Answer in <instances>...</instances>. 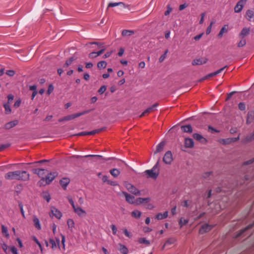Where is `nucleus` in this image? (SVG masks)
Masks as SVG:
<instances>
[{
  "label": "nucleus",
  "instance_id": "e2e57ef3",
  "mask_svg": "<svg viewBox=\"0 0 254 254\" xmlns=\"http://www.w3.org/2000/svg\"><path fill=\"white\" fill-rule=\"evenodd\" d=\"M208 130L210 131L211 132H219L218 130H216L214 128L212 127L209 126L208 127Z\"/></svg>",
  "mask_w": 254,
  "mask_h": 254
},
{
  "label": "nucleus",
  "instance_id": "5fc2aeb1",
  "mask_svg": "<svg viewBox=\"0 0 254 254\" xmlns=\"http://www.w3.org/2000/svg\"><path fill=\"white\" fill-rule=\"evenodd\" d=\"M111 227V229H112V232H113V234L114 235H117V228L116 227V226L115 225H112Z\"/></svg>",
  "mask_w": 254,
  "mask_h": 254
},
{
  "label": "nucleus",
  "instance_id": "1a4fd4ad",
  "mask_svg": "<svg viewBox=\"0 0 254 254\" xmlns=\"http://www.w3.org/2000/svg\"><path fill=\"white\" fill-rule=\"evenodd\" d=\"M227 67H228L227 66H225L224 67L221 68L219 70H217V71H215L214 72H212V73H211L208 74L207 75H206L205 77H204L201 79V80H205V79H207L208 78H210L211 77H212V76H216V75H218V74H219L220 73L222 72L225 68H227Z\"/></svg>",
  "mask_w": 254,
  "mask_h": 254
},
{
  "label": "nucleus",
  "instance_id": "4be33fe9",
  "mask_svg": "<svg viewBox=\"0 0 254 254\" xmlns=\"http://www.w3.org/2000/svg\"><path fill=\"white\" fill-rule=\"evenodd\" d=\"M165 145V141H162L160 143H159L156 148V150L155 151L154 153L156 154L157 153H159L163 150L164 149V147Z\"/></svg>",
  "mask_w": 254,
  "mask_h": 254
},
{
  "label": "nucleus",
  "instance_id": "6e6d98bb",
  "mask_svg": "<svg viewBox=\"0 0 254 254\" xmlns=\"http://www.w3.org/2000/svg\"><path fill=\"white\" fill-rule=\"evenodd\" d=\"M106 90V87L105 85H103L100 87L99 89L98 92L100 94H103Z\"/></svg>",
  "mask_w": 254,
  "mask_h": 254
},
{
  "label": "nucleus",
  "instance_id": "6e6552de",
  "mask_svg": "<svg viewBox=\"0 0 254 254\" xmlns=\"http://www.w3.org/2000/svg\"><path fill=\"white\" fill-rule=\"evenodd\" d=\"M74 212L80 217H84L86 215V212L80 207L76 206L73 208Z\"/></svg>",
  "mask_w": 254,
  "mask_h": 254
},
{
  "label": "nucleus",
  "instance_id": "f3484780",
  "mask_svg": "<svg viewBox=\"0 0 254 254\" xmlns=\"http://www.w3.org/2000/svg\"><path fill=\"white\" fill-rule=\"evenodd\" d=\"M212 227L208 224H204L202 226L199 230V232L201 234H203L210 231L212 229Z\"/></svg>",
  "mask_w": 254,
  "mask_h": 254
},
{
  "label": "nucleus",
  "instance_id": "5701e85b",
  "mask_svg": "<svg viewBox=\"0 0 254 254\" xmlns=\"http://www.w3.org/2000/svg\"><path fill=\"white\" fill-rule=\"evenodd\" d=\"M119 250L123 254H127L128 253L127 248L124 245L119 244Z\"/></svg>",
  "mask_w": 254,
  "mask_h": 254
},
{
  "label": "nucleus",
  "instance_id": "13d9d810",
  "mask_svg": "<svg viewBox=\"0 0 254 254\" xmlns=\"http://www.w3.org/2000/svg\"><path fill=\"white\" fill-rule=\"evenodd\" d=\"M19 207L20 209V211H21V213L22 214L23 217L25 218V212L23 210V205L22 204H19Z\"/></svg>",
  "mask_w": 254,
  "mask_h": 254
},
{
  "label": "nucleus",
  "instance_id": "f704fd0d",
  "mask_svg": "<svg viewBox=\"0 0 254 254\" xmlns=\"http://www.w3.org/2000/svg\"><path fill=\"white\" fill-rule=\"evenodd\" d=\"M134 32L131 30H124L122 31V35L124 36H129L133 34Z\"/></svg>",
  "mask_w": 254,
  "mask_h": 254
},
{
  "label": "nucleus",
  "instance_id": "aec40b11",
  "mask_svg": "<svg viewBox=\"0 0 254 254\" xmlns=\"http://www.w3.org/2000/svg\"><path fill=\"white\" fill-rule=\"evenodd\" d=\"M244 4L242 3V2H241L239 1L236 5L235 6L234 10L235 12L239 13L242 10L243 7H244Z\"/></svg>",
  "mask_w": 254,
  "mask_h": 254
},
{
  "label": "nucleus",
  "instance_id": "c85d7f7f",
  "mask_svg": "<svg viewBox=\"0 0 254 254\" xmlns=\"http://www.w3.org/2000/svg\"><path fill=\"white\" fill-rule=\"evenodd\" d=\"M36 173L38 174V175L40 177H41V178H42V179H43V178H44L43 175L44 174H45L46 173H48V171L44 169H38L37 170H36Z\"/></svg>",
  "mask_w": 254,
  "mask_h": 254
},
{
  "label": "nucleus",
  "instance_id": "39448f33",
  "mask_svg": "<svg viewBox=\"0 0 254 254\" xmlns=\"http://www.w3.org/2000/svg\"><path fill=\"white\" fill-rule=\"evenodd\" d=\"M125 186L128 191L132 194H134L135 195H141L140 191L132 184L130 183H126Z\"/></svg>",
  "mask_w": 254,
  "mask_h": 254
},
{
  "label": "nucleus",
  "instance_id": "6ab92c4d",
  "mask_svg": "<svg viewBox=\"0 0 254 254\" xmlns=\"http://www.w3.org/2000/svg\"><path fill=\"white\" fill-rule=\"evenodd\" d=\"M18 123V122L17 120L10 122L5 125L4 127L5 129H10L12 127L16 126L17 125Z\"/></svg>",
  "mask_w": 254,
  "mask_h": 254
},
{
  "label": "nucleus",
  "instance_id": "4d7b16f0",
  "mask_svg": "<svg viewBox=\"0 0 254 254\" xmlns=\"http://www.w3.org/2000/svg\"><path fill=\"white\" fill-rule=\"evenodd\" d=\"M239 108L242 111H244L246 109L245 104L244 103H240L239 104Z\"/></svg>",
  "mask_w": 254,
  "mask_h": 254
},
{
  "label": "nucleus",
  "instance_id": "774afa93",
  "mask_svg": "<svg viewBox=\"0 0 254 254\" xmlns=\"http://www.w3.org/2000/svg\"><path fill=\"white\" fill-rule=\"evenodd\" d=\"M44 198L47 202H49L51 200L50 195L48 194L44 195Z\"/></svg>",
  "mask_w": 254,
  "mask_h": 254
},
{
  "label": "nucleus",
  "instance_id": "052dcab7",
  "mask_svg": "<svg viewBox=\"0 0 254 254\" xmlns=\"http://www.w3.org/2000/svg\"><path fill=\"white\" fill-rule=\"evenodd\" d=\"M119 2H111L109 3L108 7H115L119 5Z\"/></svg>",
  "mask_w": 254,
  "mask_h": 254
},
{
  "label": "nucleus",
  "instance_id": "2f4dec72",
  "mask_svg": "<svg viewBox=\"0 0 254 254\" xmlns=\"http://www.w3.org/2000/svg\"><path fill=\"white\" fill-rule=\"evenodd\" d=\"M141 215V212L137 210H134L131 212V216L136 218H140Z\"/></svg>",
  "mask_w": 254,
  "mask_h": 254
},
{
  "label": "nucleus",
  "instance_id": "9b49d317",
  "mask_svg": "<svg viewBox=\"0 0 254 254\" xmlns=\"http://www.w3.org/2000/svg\"><path fill=\"white\" fill-rule=\"evenodd\" d=\"M246 18L250 21H254V9H249L246 13Z\"/></svg>",
  "mask_w": 254,
  "mask_h": 254
},
{
  "label": "nucleus",
  "instance_id": "7c9ffc66",
  "mask_svg": "<svg viewBox=\"0 0 254 254\" xmlns=\"http://www.w3.org/2000/svg\"><path fill=\"white\" fill-rule=\"evenodd\" d=\"M176 239L175 238H171L167 240V241L164 244L163 249H164L165 246L173 244L176 242Z\"/></svg>",
  "mask_w": 254,
  "mask_h": 254
},
{
  "label": "nucleus",
  "instance_id": "49530a36",
  "mask_svg": "<svg viewBox=\"0 0 254 254\" xmlns=\"http://www.w3.org/2000/svg\"><path fill=\"white\" fill-rule=\"evenodd\" d=\"M214 22H211L210 23V25L207 28V29H206V34L207 35H208L210 33L211 31V28H212V25L213 24Z\"/></svg>",
  "mask_w": 254,
  "mask_h": 254
},
{
  "label": "nucleus",
  "instance_id": "f8f14e48",
  "mask_svg": "<svg viewBox=\"0 0 254 254\" xmlns=\"http://www.w3.org/2000/svg\"><path fill=\"white\" fill-rule=\"evenodd\" d=\"M158 104L157 103H155L151 107L147 108L145 110L140 116V117L144 116L145 114L149 113L151 112L155 111L156 110V108L158 107Z\"/></svg>",
  "mask_w": 254,
  "mask_h": 254
},
{
  "label": "nucleus",
  "instance_id": "a878e982",
  "mask_svg": "<svg viewBox=\"0 0 254 254\" xmlns=\"http://www.w3.org/2000/svg\"><path fill=\"white\" fill-rule=\"evenodd\" d=\"M228 25H225L220 30L218 36L219 37H222L224 33H227L228 32Z\"/></svg>",
  "mask_w": 254,
  "mask_h": 254
},
{
  "label": "nucleus",
  "instance_id": "20e7f679",
  "mask_svg": "<svg viewBox=\"0 0 254 254\" xmlns=\"http://www.w3.org/2000/svg\"><path fill=\"white\" fill-rule=\"evenodd\" d=\"M50 217L53 218L55 217L57 219L60 220L63 217V214L61 211L55 206H51L50 207V211L49 212Z\"/></svg>",
  "mask_w": 254,
  "mask_h": 254
},
{
  "label": "nucleus",
  "instance_id": "f257e3e1",
  "mask_svg": "<svg viewBox=\"0 0 254 254\" xmlns=\"http://www.w3.org/2000/svg\"><path fill=\"white\" fill-rule=\"evenodd\" d=\"M30 175L25 171H15L9 172L5 175V178L7 180H18L26 181L29 179Z\"/></svg>",
  "mask_w": 254,
  "mask_h": 254
},
{
  "label": "nucleus",
  "instance_id": "bb28decb",
  "mask_svg": "<svg viewBox=\"0 0 254 254\" xmlns=\"http://www.w3.org/2000/svg\"><path fill=\"white\" fill-rule=\"evenodd\" d=\"M168 212L167 211H165L163 213H159L157 214L156 216V218L158 220H162L165 219L168 217Z\"/></svg>",
  "mask_w": 254,
  "mask_h": 254
},
{
  "label": "nucleus",
  "instance_id": "72a5a7b5",
  "mask_svg": "<svg viewBox=\"0 0 254 254\" xmlns=\"http://www.w3.org/2000/svg\"><path fill=\"white\" fill-rule=\"evenodd\" d=\"M107 66V63L104 61H101L97 64L98 68H105Z\"/></svg>",
  "mask_w": 254,
  "mask_h": 254
},
{
  "label": "nucleus",
  "instance_id": "79ce46f5",
  "mask_svg": "<svg viewBox=\"0 0 254 254\" xmlns=\"http://www.w3.org/2000/svg\"><path fill=\"white\" fill-rule=\"evenodd\" d=\"M98 56H99L97 55V52H92V53H90L88 56V57L90 59H94V58L97 57Z\"/></svg>",
  "mask_w": 254,
  "mask_h": 254
},
{
  "label": "nucleus",
  "instance_id": "a18cd8bd",
  "mask_svg": "<svg viewBox=\"0 0 254 254\" xmlns=\"http://www.w3.org/2000/svg\"><path fill=\"white\" fill-rule=\"evenodd\" d=\"M50 243L52 245V249H56L58 245L56 244V241L54 240L51 239L50 240Z\"/></svg>",
  "mask_w": 254,
  "mask_h": 254
},
{
  "label": "nucleus",
  "instance_id": "f03ea898",
  "mask_svg": "<svg viewBox=\"0 0 254 254\" xmlns=\"http://www.w3.org/2000/svg\"><path fill=\"white\" fill-rule=\"evenodd\" d=\"M159 161L150 170H147L144 172V175H146L147 178L155 179L159 175Z\"/></svg>",
  "mask_w": 254,
  "mask_h": 254
},
{
  "label": "nucleus",
  "instance_id": "09e8293b",
  "mask_svg": "<svg viewBox=\"0 0 254 254\" xmlns=\"http://www.w3.org/2000/svg\"><path fill=\"white\" fill-rule=\"evenodd\" d=\"M119 3L120 4H119V6H120L121 8V9H123V8H129V5H127L124 2H119Z\"/></svg>",
  "mask_w": 254,
  "mask_h": 254
},
{
  "label": "nucleus",
  "instance_id": "de8ad7c7",
  "mask_svg": "<svg viewBox=\"0 0 254 254\" xmlns=\"http://www.w3.org/2000/svg\"><path fill=\"white\" fill-rule=\"evenodd\" d=\"M102 129H95L91 131H87L88 135H93L95 133L99 132Z\"/></svg>",
  "mask_w": 254,
  "mask_h": 254
},
{
  "label": "nucleus",
  "instance_id": "58836bf2",
  "mask_svg": "<svg viewBox=\"0 0 254 254\" xmlns=\"http://www.w3.org/2000/svg\"><path fill=\"white\" fill-rule=\"evenodd\" d=\"M1 247L5 254H8V246L4 243H1Z\"/></svg>",
  "mask_w": 254,
  "mask_h": 254
},
{
  "label": "nucleus",
  "instance_id": "864d4df0",
  "mask_svg": "<svg viewBox=\"0 0 254 254\" xmlns=\"http://www.w3.org/2000/svg\"><path fill=\"white\" fill-rule=\"evenodd\" d=\"M15 73V71L13 70H8L6 72V74L9 76H14Z\"/></svg>",
  "mask_w": 254,
  "mask_h": 254
},
{
  "label": "nucleus",
  "instance_id": "8fccbe9b",
  "mask_svg": "<svg viewBox=\"0 0 254 254\" xmlns=\"http://www.w3.org/2000/svg\"><path fill=\"white\" fill-rule=\"evenodd\" d=\"M67 199L68 200L69 202L71 205L72 208H74L76 206V205H75L74 202L72 198L71 197V196H68Z\"/></svg>",
  "mask_w": 254,
  "mask_h": 254
},
{
  "label": "nucleus",
  "instance_id": "c03bdc74",
  "mask_svg": "<svg viewBox=\"0 0 254 254\" xmlns=\"http://www.w3.org/2000/svg\"><path fill=\"white\" fill-rule=\"evenodd\" d=\"M246 44V41L245 39L241 40L238 44L239 47H243Z\"/></svg>",
  "mask_w": 254,
  "mask_h": 254
},
{
  "label": "nucleus",
  "instance_id": "4c0bfd02",
  "mask_svg": "<svg viewBox=\"0 0 254 254\" xmlns=\"http://www.w3.org/2000/svg\"><path fill=\"white\" fill-rule=\"evenodd\" d=\"M4 107L5 109V111L6 114H9L11 113V110L10 107L9 105H8V104H5L4 105Z\"/></svg>",
  "mask_w": 254,
  "mask_h": 254
},
{
  "label": "nucleus",
  "instance_id": "2eb2a0df",
  "mask_svg": "<svg viewBox=\"0 0 254 254\" xmlns=\"http://www.w3.org/2000/svg\"><path fill=\"white\" fill-rule=\"evenodd\" d=\"M33 221L34 223V225L35 227L37 230H41V225L40 222V220L39 218L35 215H34L33 217Z\"/></svg>",
  "mask_w": 254,
  "mask_h": 254
},
{
  "label": "nucleus",
  "instance_id": "412c9836",
  "mask_svg": "<svg viewBox=\"0 0 254 254\" xmlns=\"http://www.w3.org/2000/svg\"><path fill=\"white\" fill-rule=\"evenodd\" d=\"M185 145L186 147L191 148L194 146V142L192 139L187 138L185 139Z\"/></svg>",
  "mask_w": 254,
  "mask_h": 254
},
{
  "label": "nucleus",
  "instance_id": "c756f323",
  "mask_svg": "<svg viewBox=\"0 0 254 254\" xmlns=\"http://www.w3.org/2000/svg\"><path fill=\"white\" fill-rule=\"evenodd\" d=\"M1 232L2 234L4 235L7 238H8L9 237L8 230L7 228L4 225L1 226Z\"/></svg>",
  "mask_w": 254,
  "mask_h": 254
},
{
  "label": "nucleus",
  "instance_id": "69168bd1",
  "mask_svg": "<svg viewBox=\"0 0 254 254\" xmlns=\"http://www.w3.org/2000/svg\"><path fill=\"white\" fill-rule=\"evenodd\" d=\"M102 180L103 181V182L104 183H108V182H109V180H108V177L107 176L105 175V176H103L102 178Z\"/></svg>",
  "mask_w": 254,
  "mask_h": 254
},
{
  "label": "nucleus",
  "instance_id": "37998d69",
  "mask_svg": "<svg viewBox=\"0 0 254 254\" xmlns=\"http://www.w3.org/2000/svg\"><path fill=\"white\" fill-rule=\"evenodd\" d=\"M12 254H18L17 249L14 246L9 247Z\"/></svg>",
  "mask_w": 254,
  "mask_h": 254
},
{
  "label": "nucleus",
  "instance_id": "4468645a",
  "mask_svg": "<svg viewBox=\"0 0 254 254\" xmlns=\"http://www.w3.org/2000/svg\"><path fill=\"white\" fill-rule=\"evenodd\" d=\"M193 137L195 140L199 141L202 143H206L207 142L206 139L200 134L194 133Z\"/></svg>",
  "mask_w": 254,
  "mask_h": 254
},
{
  "label": "nucleus",
  "instance_id": "a19ab883",
  "mask_svg": "<svg viewBox=\"0 0 254 254\" xmlns=\"http://www.w3.org/2000/svg\"><path fill=\"white\" fill-rule=\"evenodd\" d=\"M143 203V198L139 197L135 200V205H138Z\"/></svg>",
  "mask_w": 254,
  "mask_h": 254
},
{
  "label": "nucleus",
  "instance_id": "680f3d73",
  "mask_svg": "<svg viewBox=\"0 0 254 254\" xmlns=\"http://www.w3.org/2000/svg\"><path fill=\"white\" fill-rule=\"evenodd\" d=\"M89 44L97 45L99 47V48H102V46H104V44L102 43L92 42V43H90Z\"/></svg>",
  "mask_w": 254,
  "mask_h": 254
},
{
  "label": "nucleus",
  "instance_id": "c9c22d12",
  "mask_svg": "<svg viewBox=\"0 0 254 254\" xmlns=\"http://www.w3.org/2000/svg\"><path fill=\"white\" fill-rule=\"evenodd\" d=\"M188 223V219L182 217L180 220L179 225H180L181 227H182V226L187 224Z\"/></svg>",
  "mask_w": 254,
  "mask_h": 254
},
{
  "label": "nucleus",
  "instance_id": "a211bd4d",
  "mask_svg": "<svg viewBox=\"0 0 254 254\" xmlns=\"http://www.w3.org/2000/svg\"><path fill=\"white\" fill-rule=\"evenodd\" d=\"M67 225L68 229L72 232L74 228H75V223L72 219H68L67 220Z\"/></svg>",
  "mask_w": 254,
  "mask_h": 254
},
{
  "label": "nucleus",
  "instance_id": "0e129e2a",
  "mask_svg": "<svg viewBox=\"0 0 254 254\" xmlns=\"http://www.w3.org/2000/svg\"><path fill=\"white\" fill-rule=\"evenodd\" d=\"M172 8H171L169 6H168L167 10L165 11V14L166 15H169L170 13V12L172 11Z\"/></svg>",
  "mask_w": 254,
  "mask_h": 254
},
{
  "label": "nucleus",
  "instance_id": "b1692460",
  "mask_svg": "<svg viewBox=\"0 0 254 254\" xmlns=\"http://www.w3.org/2000/svg\"><path fill=\"white\" fill-rule=\"evenodd\" d=\"M181 129L183 131L185 132L191 133L192 131V128L190 125L183 126L181 127Z\"/></svg>",
  "mask_w": 254,
  "mask_h": 254
},
{
  "label": "nucleus",
  "instance_id": "0eeeda50",
  "mask_svg": "<svg viewBox=\"0 0 254 254\" xmlns=\"http://www.w3.org/2000/svg\"><path fill=\"white\" fill-rule=\"evenodd\" d=\"M173 161L172 154L171 151H167L163 157V161L166 164H170Z\"/></svg>",
  "mask_w": 254,
  "mask_h": 254
},
{
  "label": "nucleus",
  "instance_id": "7ed1b4c3",
  "mask_svg": "<svg viewBox=\"0 0 254 254\" xmlns=\"http://www.w3.org/2000/svg\"><path fill=\"white\" fill-rule=\"evenodd\" d=\"M58 175L57 172L48 173L45 178H43L39 182L40 184L46 185L51 183Z\"/></svg>",
  "mask_w": 254,
  "mask_h": 254
},
{
  "label": "nucleus",
  "instance_id": "338daca9",
  "mask_svg": "<svg viewBox=\"0 0 254 254\" xmlns=\"http://www.w3.org/2000/svg\"><path fill=\"white\" fill-rule=\"evenodd\" d=\"M101 48V49L99 51L97 52V55L98 56L101 55L105 50V48L104 46H102V48Z\"/></svg>",
  "mask_w": 254,
  "mask_h": 254
},
{
  "label": "nucleus",
  "instance_id": "393cba45",
  "mask_svg": "<svg viewBox=\"0 0 254 254\" xmlns=\"http://www.w3.org/2000/svg\"><path fill=\"white\" fill-rule=\"evenodd\" d=\"M250 33V29L248 28H244L240 33V36L244 38L245 36H247Z\"/></svg>",
  "mask_w": 254,
  "mask_h": 254
},
{
  "label": "nucleus",
  "instance_id": "ddd939ff",
  "mask_svg": "<svg viewBox=\"0 0 254 254\" xmlns=\"http://www.w3.org/2000/svg\"><path fill=\"white\" fill-rule=\"evenodd\" d=\"M207 62V59L206 58H202L194 60L192 62V64L193 65H201L206 64Z\"/></svg>",
  "mask_w": 254,
  "mask_h": 254
},
{
  "label": "nucleus",
  "instance_id": "bf43d9fd",
  "mask_svg": "<svg viewBox=\"0 0 254 254\" xmlns=\"http://www.w3.org/2000/svg\"><path fill=\"white\" fill-rule=\"evenodd\" d=\"M113 53V51H111L110 52H107L103 56V58L106 59L111 56L112 53Z\"/></svg>",
  "mask_w": 254,
  "mask_h": 254
},
{
  "label": "nucleus",
  "instance_id": "423d86ee",
  "mask_svg": "<svg viewBox=\"0 0 254 254\" xmlns=\"http://www.w3.org/2000/svg\"><path fill=\"white\" fill-rule=\"evenodd\" d=\"M90 111V110H86V111H84L82 112H81V113H76V114H72V115H68L67 116H65L64 117V120H65V121H70V120H72L76 118H78L82 115H83L84 114H87Z\"/></svg>",
  "mask_w": 254,
  "mask_h": 254
},
{
  "label": "nucleus",
  "instance_id": "e433bc0d",
  "mask_svg": "<svg viewBox=\"0 0 254 254\" xmlns=\"http://www.w3.org/2000/svg\"><path fill=\"white\" fill-rule=\"evenodd\" d=\"M138 242L140 244H144L146 245H149L150 244V242L144 238H140L138 240Z\"/></svg>",
  "mask_w": 254,
  "mask_h": 254
},
{
  "label": "nucleus",
  "instance_id": "473e14b6",
  "mask_svg": "<svg viewBox=\"0 0 254 254\" xmlns=\"http://www.w3.org/2000/svg\"><path fill=\"white\" fill-rule=\"evenodd\" d=\"M110 173L114 177H117L120 175V171L117 169H113L110 170Z\"/></svg>",
  "mask_w": 254,
  "mask_h": 254
},
{
  "label": "nucleus",
  "instance_id": "9d476101",
  "mask_svg": "<svg viewBox=\"0 0 254 254\" xmlns=\"http://www.w3.org/2000/svg\"><path fill=\"white\" fill-rule=\"evenodd\" d=\"M123 194L125 196L127 201L129 203L135 204L136 199H135V197L131 195L126 192H123Z\"/></svg>",
  "mask_w": 254,
  "mask_h": 254
},
{
  "label": "nucleus",
  "instance_id": "ea45409f",
  "mask_svg": "<svg viewBox=\"0 0 254 254\" xmlns=\"http://www.w3.org/2000/svg\"><path fill=\"white\" fill-rule=\"evenodd\" d=\"M74 60V59L73 57L70 58L68 60H67L66 62V63L64 64V66L67 67L68 65H70Z\"/></svg>",
  "mask_w": 254,
  "mask_h": 254
},
{
  "label": "nucleus",
  "instance_id": "3c124183",
  "mask_svg": "<svg viewBox=\"0 0 254 254\" xmlns=\"http://www.w3.org/2000/svg\"><path fill=\"white\" fill-rule=\"evenodd\" d=\"M54 86L53 85H52V84L49 85V86L48 87V90H47V94L48 95H50L54 90Z\"/></svg>",
  "mask_w": 254,
  "mask_h": 254
},
{
  "label": "nucleus",
  "instance_id": "dca6fc26",
  "mask_svg": "<svg viewBox=\"0 0 254 254\" xmlns=\"http://www.w3.org/2000/svg\"><path fill=\"white\" fill-rule=\"evenodd\" d=\"M70 182V180L68 178H63L60 180V184L64 190H65Z\"/></svg>",
  "mask_w": 254,
  "mask_h": 254
},
{
  "label": "nucleus",
  "instance_id": "cd10ccee",
  "mask_svg": "<svg viewBox=\"0 0 254 254\" xmlns=\"http://www.w3.org/2000/svg\"><path fill=\"white\" fill-rule=\"evenodd\" d=\"M254 119V112L251 111L248 113V119L247 121V124H250Z\"/></svg>",
  "mask_w": 254,
  "mask_h": 254
},
{
  "label": "nucleus",
  "instance_id": "603ef678",
  "mask_svg": "<svg viewBox=\"0 0 254 254\" xmlns=\"http://www.w3.org/2000/svg\"><path fill=\"white\" fill-rule=\"evenodd\" d=\"M168 53V50L166 51V52H165V53L162 55L159 58V62L161 63V62H162L166 58V55H167V54Z\"/></svg>",
  "mask_w": 254,
  "mask_h": 254
}]
</instances>
